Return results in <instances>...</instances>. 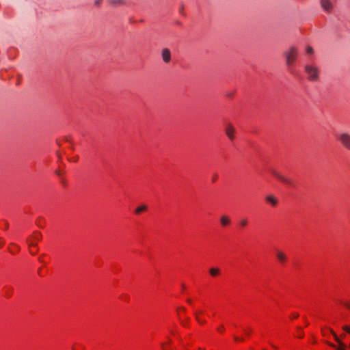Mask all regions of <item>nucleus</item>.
I'll return each instance as SVG.
<instances>
[{"instance_id": "8", "label": "nucleus", "mask_w": 350, "mask_h": 350, "mask_svg": "<svg viewBox=\"0 0 350 350\" xmlns=\"http://www.w3.org/2000/svg\"><path fill=\"white\" fill-rule=\"evenodd\" d=\"M275 255H276V258H277L278 260L281 264L286 263V262L287 260V256L283 252H282L281 250H276Z\"/></svg>"}, {"instance_id": "28", "label": "nucleus", "mask_w": 350, "mask_h": 350, "mask_svg": "<svg viewBox=\"0 0 350 350\" xmlns=\"http://www.w3.org/2000/svg\"><path fill=\"white\" fill-rule=\"evenodd\" d=\"M235 340H236V341H237V342H239V341H241V338H238V337H236V338H235Z\"/></svg>"}, {"instance_id": "29", "label": "nucleus", "mask_w": 350, "mask_h": 350, "mask_svg": "<svg viewBox=\"0 0 350 350\" xmlns=\"http://www.w3.org/2000/svg\"><path fill=\"white\" fill-rule=\"evenodd\" d=\"M56 174H57L58 176H60V175H61V172H60V171H59V170H56Z\"/></svg>"}, {"instance_id": "5", "label": "nucleus", "mask_w": 350, "mask_h": 350, "mask_svg": "<svg viewBox=\"0 0 350 350\" xmlns=\"http://www.w3.org/2000/svg\"><path fill=\"white\" fill-rule=\"evenodd\" d=\"M226 134L230 140L235 137V128L231 124H228L226 128Z\"/></svg>"}, {"instance_id": "6", "label": "nucleus", "mask_w": 350, "mask_h": 350, "mask_svg": "<svg viewBox=\"0 0 350 350\" xmlns=\"http://www.w3.org/2000/svg\"><path fill=\"white\" fill-rule=\"evenodd\" d=\"M42 235L38 232H33L28 239H27V243L28 245H29V241L33 242V245H37L38 242L41 239Z\"/></svg>"}, {"instance_id": "11", "label": "nucleus", "mask_w": 350, "mask_h": 350, "mask_svg": "<svg viewBox=\"0 0 350 350\" xmlns=\"http://www.w3.org/2000/svg\"><path fill=\"white\" fill-rule=\"evenodd\" d=\"M230 218L228 216L223 215L220 218V223L222 226H227L230 224Z\"/></svg>"}, {"instance_id": "21", "label": "nucleus", "mask_w": 350, "mask_h": 350, "mask_svg": "<svg viewBox=\"0 0 350 350\" xmlns=\"http://www.w3.org/2000/svg\"><path fill=\"white\" fill-rule=\"evenodd\" d=\"M306 53L307 54H312L313 53V49L310 46H307L306 48Z\"/></svg>"}, {"instance_id": "19", "label": "nucleus", "mask_w": 350, "mask_h": 350, "mask_svg": "<svg viewBox=\"0 0 350 350\" xmlns=\"http://www.w3.org/2000/svg\"><path fill=\"white\" fill-rule=\"evenodd\" d=\"M247 225V220L246 219H243L240 221V226L241 227H245Z\"/></svg>"}, {"instance_id": "32", "label": "nucleus", "mask_w": 350, "mask_h": 350, "mask_svg": "<svg viewBox=\"0 0 350 350\" xmlns=\"http://www.w3.org/2000/svg\"><path fill=\"white\" fill-rule=\"evenodd\" d=\"M99 2H100V0L96 1V4H98V3H99Z\"/></svg>"}, {"instance_id": "7", "label": "nucleus", "mask_w": 350, "mask_h": 350, "mask_svg": "<svg viewBox=\"0 0 350 350\" xmlns=\"http://www.w3.org/2000/svg\"><path fill=\"white\" fill-rule=\"evenodd\" d=\"M334 0H321V3L323 9L329 12L332 10Z\"/></svg>"}, {"instance_id": "17", "label": "nucleus", "mask_w": 350, "mask_h": 350, "mask_svg": "<svg viewBox=\"0 0 350 350\" xmlns=\"http://www.w3.org/2000/svg\"><path fill=\"white\" fill-rule=\"evenodd\" d=\"M12 295V290L10 288H8L6 289H5V296L6 297H11Z\"/></svg>"}, {"instance_id": "9", "label": "nucleus", "mask_w": 350, "mask_h": 350, "mask_svg": "<svg viewBox=\"0 0 350 350\" xmlns=\"http://www.w3.org/2000/svg\"><path fill=\"white\" fill-rule=\"evenodd\" d=\"M266 202L272 206H275L278 204V199L273 195H269L265 198Z\"/></svg>"}, {"instance_id": "22", "label": "nucleus", "mask_w": 350, "mask_h": 350, "mask_svg": "<svg viewBox=\"0 0 350 350\" xmlns=\"http://www.w3.org/2000/svg\"><path fill=\"white\" fill-rule=\"evenodd\" d=\"M343 329L350 334V325H345L343 327Z\"/></svg>"}, {"instance_id": "15", "label": "nucleus", "mask_w": 350, "mask_h": 350, "mask_svg": "<svg viewBox=\"0 0 350 350\" xmlns=\"http://www.w3.org/2000/svg\"><path fill=\"white\" fill-rule=\"evenodd\" d=\"M147 210V206L146 205H141L136 208L135 210V214H140L143 212H145Z\"/></svg>"}, {"instance_id": "16", "label": "nucleus", "mask_w": 350, "mask_h": 350, "mask_svg": "<svg viewBox=\"0 0 350 350\" xmlns=\"http://www.w3.org/2000/svg\"><path fill=\"white\" fill-rule=\"evenodd\" d=\"M196 317L199 323L202 324L204 320L201 318V314L198 312H196Z\"/></svg>"}, {"instance_id": "13", "label": "nucleus", "mask_w": 350, "mask_h": 350, "mask_svg": "<svg viewBox=\"0 0 350 350\" xmlns=\"http://www.w3.org/2000/svg\"><path fill=\"white\" fill-rule=\"evenodd\" d=\"M8 249L10 252L12 254H15L19 251V247L14 243L10 244Z\"/></svg>"}, {"instance_id": "26", "label": "nucleus", "mask_w": 350, "mask_h": 350, "mask_svg": "<svg viewBox=\"0 0 350 350\" xmlns=\"http://www.w3.org/2000/svg\"><path fill=\"white\" fill-rule=\"evenodd\" d=\"M223 329H224V327H220L218 328L217 330H218V332H221L223 331Z\"/></svg>"}, {"instance_id": "1", "label": "nucleus", "mask_w": 350, "mask_h": 350, "mask_svg": "<svg viewBox=\"0 0 350 350\" xmlns=\"http://www.w3.org/2000/svg\"><path fill=\"white\" fill-rule=\"evenodd\" d=\"M305 71L310 81H317L319 79V70L317 67L312 65H306Z\"/></svg>"}, {"instance_id": "10", "label": "nucleus", "mask_w": 350, "mask_h": 350, "mask_svg": "<svg viewBox=\"0 0 350 350\" xmlns=\"http://www.w3.org/2000/svg\"><path fill=\"white\" fill-rule=\"evenodd\" d=\"M162 57L165 62H168L170 60L171 55L168 49H165L162 51Z\"/></svg>"}, {"instance_id": "2", "label": "nucleus", "mask_w": 350, "mask_h": 350, "mask_svg": "<svg viewBox=\"0 0 350 350\" xmlns=\"http://www.w3.org/2000/svg\"><path fill=\"white\" fill-rule=\"evenodd\" d=\"M270 172L273 176H275L276 178H278L279 180H280L283 183H284L287 185H290V186L294 185V182L292 179H291L288 177L283 176L282 174H280L276 170L271 169Z\"/></svg>"}, {"instance_id": "20", "label": "nucleus", "mask_w": 350, "mask_h": 350, "mask_svg": "<svg viewBox=\"0 0 350 350\" xmlns=\"http://www.w3.org/2000/svg\"><path fill=\"white\" fill-rule=\"evenodd\" d=\"M184 312H185V308H178V310H177L178 314V316H179L180 317H181V314H182L183 313H184Z\"/></svg>"}, {"instance_id": "14", "label": "nucleus", "mask_w": 350, "mask_h": 350, "mask_svg": "<svg viewBox=\"0 0 350 350\" xmlns=\"http://www.w3.org/2000/svg\"><path fill=\"white\" fill-rule=\"evenodd\" d=\"M209 273L211 276L216 277L219 274L220 271L218 268L213 267L210 269Z\"/></svg>"}, {"instance_id": "25", "label": "nucleus", "mask_w": 350, "mask_h": 350, "mask_svg": "<svg viewBox=\"0 0 350 350\" xmlns=\"http://www.w3.org/2000/svg\"><path fill=\"white\" fill-rule=\"evenodd\" d=\"M69 160L73 162H76L77 161V158L69 159Z\"/></svg>"}, {"instance_id": "31", "label": "nucleus", "mask_w": 350, "mask_h": 350, "mask_svg": "<svg viewBox=\"0 0 350 350\" xmlns=\"http://www.w3.org/2000/svg\"><path fill=\"white\" fill-rule=\"evenodd\" d=\"M38 274L40 275H42L40 269L38 271Z\"/></svg>"}, {"instance_id": "30", "label": "nucleus", "mask_w": 350, "mask_h": 350, "mask_svg": "<svg viewBox=\"0 0 350 350\" xmlns=\"http://www.w3.org/2000/svg\"><path fill=\"white\" fill-rule=\"evenodd\" d=\"M298 317V314H295V315H293V318L295 319Z\"/></svg>"}, {"instance_id": "3", "label": "nucleus", "mask_w": 350, "mask_h": 350, "mask_svg": "<svg viewBox=\"0 0 350 350\" xmlns=\"http://www.w3.org/2000/svg\"><path fill=\"white\" fill-rule=\"evenodd\" d=\"M286 63L288 66L293 64L297 56V50L295 47L290 48L285 53Z\"/></svg>"}, {"instance_id": "27", "label": "nucleus", "mask_w": 350, "mask_h": 350, "mask_svg": "<svg viewBox=\"0 0 350 350\" xmlns=\"http://www.w3.org/2000/svg\"><path fill=\"white\" fill-rule=\"evenodd\" d=\"M334 338H335L336 340L338 342H339V340H338V339L337 336H336L335 334H334Z\"/></svg>"}, {"instance_id": "23", "label": "nucleus", "mask_w": 350, "mask_h": 350, "mask_svg": "<svg viewBox=\"0 0 350 350\" xmlns=\"http://www.w3.org/2000/svg\"><path fill=\"white\" fill-rule=\"evenodd\" d=\"M346 346L342 343H340V346L338 348V350H345Z\"/></svg>"}, {"instance_id": "24", "label": "nucleus", "mask_w": 350, "mask_h": 350, "mask_svg": "<svg viewBox=\"0 0 350 350\" xmlns=\"http://www.w3.org/2000/svg\"><path fill=\"white\" fill-rule=\"evenodd\" d=\"M161 347L163 350H168V349L164 344H162Z\"/></svg>"}, {"instance_id": "18", "label": "nucleus", "mask_w": 350, "mask_h": 350, "mask_svg": "<svg viewBox=\"0 0 350 350\" xmlns=\"http://www.w3.org/2000/svg\"><path fill=\"white\" fill-rule=\"evenodd\" d=\"M110 3L114 5H118L123 3L124 0H110Z\"/></svg>"}, {"instance_id": "4", "label": "nucleus", "mask_w": 350, "mask_h": 350, "mask_svg": "<svg viewBox=\"0 0 350 350\" xmlns=\"http://www.w3.org/2000/svg\"><path fill=\"white\" fill-rule=\"evenodd\" d=\"M338 140L348 150H350V135L347 133H342L338 135Z\"/></svg>"}, {"instance_id": "12", "label": "nucleus", "mask_w": 350, "mask_h": 350, "mask_svg": "<svg viewBox=\"0 0 350 350\" xmlns=\"http://www.w3.org/2000/svg\"><path fill=\"white\" fill-rule=\"evenodd\" d=\"M29 241V245H28L29 252L31 255H35L38 250L36 246L37 245H33V242H32L31 241Z\"/></svg>"}]
</instances>
